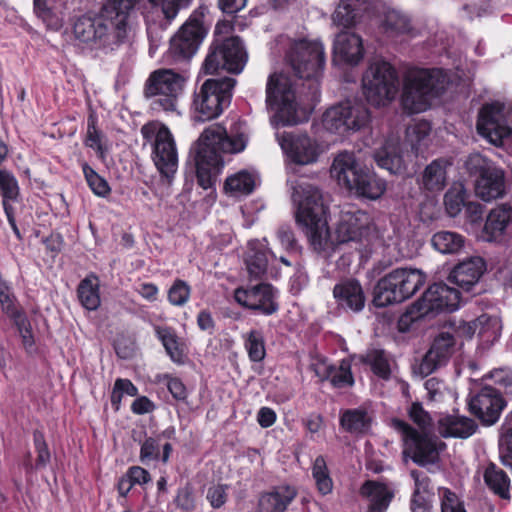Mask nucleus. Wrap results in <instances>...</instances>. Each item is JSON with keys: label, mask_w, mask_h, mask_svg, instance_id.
Listing matches in <instances>:
<instances>
[{"label": "nucleus", "mask_w": 512, "mask_h": 512, "mask_svg": "<svg viewBox=\"0 0 512 512\" xmlns=\"http://www.w3.org/2000/svg\"><path fill=\"white\" fill-rule=\"evenodd\" d=\"M373 231L370 215L362 210L350 208L341 212L336 228L340 243L360 242L367 239Z\"/></svg>", "instance_id": "a211bd4d"}, {"label": "nucleus", "mask_w": 512, "mask_h": 512, "mask_svg": "<svg viewBox=\"0 0 512 512\" xmlns=\"http://www.w3.org/2000/svg\"><path fill=\"white\" fill-rule=\"evenodd\" d=\"M487 487L502 499H510V479L505 471L490 463L483 474Z\"/></svg>", "instance_id": "e433bc0d"}, {"label": "nucleus", "mask_w": 512, "mask_h": 512, "mask_svg": "<svg viewBox=\"0 0 512 512\" xmlns=\"http://www.w3.org/2000/svg\"><path fill=\"white\" fill-rule=\"evenodd\" d=\"M348 190L354 191L358 196L376 200L386 191V181L375 173L362 169Z\"/></svg>", "instance_id": "2f4dec72"}, {"label": "nucleus", "mask_w": 512, "mask_h": 512, "mask_svg": "<svg viewBox=\"0 0 512 512\" xmlns=\"http://www.w3.org/2000/svg\"><path fill=\"white\" fill-rule=\"evenodd\" d=\"M187 79L185 72L165 68L153 71L144 87V95L151 100V108L156 112H176L178 97L183 92Z\"/></svg>", "instance_id": "0eeeda50"}, {"label": "nucleus", "mask_w": 512, "mask_h": 512, "mask_svg": "<svg viewBox=\"0 0 512 512\" xmlns=\"http://www.w3.org/2000/svg\"><path fill=\"white\" fill-rule=\"evenodd\" d=\"M258 174L254 170H240L228 176L224 183V190L233 197H242L251 194L256 188Z\"/></svg>", "instance_id": "72a5a7b5"}, {"label": "nucleus", "mask_w": 512, "mask_h": 512, "mask_svg": "<svg viewBox=\"0 0 512 512\" xmlns=\"http://www.w3.org/2000/svg\"><path fill=\"white\" fill-rule=\"evenodd\" d=\"M156 334L171 360L176 363H182L184 354L180 348L178 337L175 332L168 327H157Z\"/></svg>", "instance_id": "c03bdc74"}, {"label": "nucleus", "mask_w": 512, "mask_h": 512, "mask_svg": "<svg viewBox=\"0 0 512 512\" xmlns=\"http://www.w3.org/2000/svg\"><path fill=\"white\" fill-rule=\"evenodd\" d=\"M295 84L284 73L271 74L266 83V107L283 126L306 121L316 98L303 99L295 91Z\"/></svg>", "instance_id": "39448f33"}, {"label": "nucleus", "mask_w": 512, "mask_h": 512, "mask_svg": "<svg viewBox=\"0 0 512 512\" xmlns=\"http://www.w3.org/2000/svg\"><path fill=\"white\" fill-rule=\"evenodd\" d=\"M361 171L362 168L357 163L354 153L348 151L339 153L334 158L331 167V175L347 189L352 183H355V179Z\"/></svg>", "instance_id": "7c9ffc66"}, {"label": "nucleus", "mask_w": 512, "mask_h": 512, "mask_svg": "<svg viewBox=\"0 0 512 512\" xmlns=\"http://www.w3.org/2000/svg\"><path fill=\"white\" fill-rule=\"evenodd\" d=\"M141 135L152 143V159L161 175L167 179L173 177L178 167V152L169 128L158 121H151L141 127Z\"/></svg>", "instance_id": "9b49d317"}, {"label": "nucleus", "mask_w": 512, "mask_h": 512, "mask_svg": "<svg viewBox=\"0 0 512 512\" xmlns=\"http://www.w3.org/2000/svg\"><path fill=\"white\" fill-rule=\"evenodd\" d=\"M159 456H160L159 442L152 437L147 438L143 442L141 449H140L141 462L145 464L149 461L159 459Z\"/></svg>", "instance_id": "338daca9"}, {"label": "nucleus", "mask_w": 512, "mask_h": 512, "mask_svg": "<svg viewBox=\"0 0 512 512\" xmlns=\"http://www.w3.org/2000/svg\"><path fill=\"white\" fill-rule=\"evenodd\" d=\"M360 495L367 501L368 512H386L394 491L384 483L368 480L361 486Z\"/></svg>", "instance_id": "cd10ccee"}, {"label": "nucleus", "mask_w": 512, "mask_h": 512, "mask_svg": "<svg viewBox=\"0 0 512 512\" xmlns=\"http://www.w3.org/2000/svg\"><path fill=\"white\" fill-rule=\"evenodd\" d=\"M139 1L107 0L99 18L81 17L75 22V37L92 49H116L128 38L130 14Z\"/></svg>", "instance_id": "f257e3e1"}, {"label": "nucleus", "mask_w": 512, "mask_h": 512, "mask_svg": "<svg viewBox=\"0 0 512 512\" xmlns=\"http://www.w3.org/2000/svg\"><path fill=\"white\" fill-rule=\"evenodd\" d=\"M450 163L442 158L433 160L422 172L420 186L430 192L441 191L447 180V167Z\"/></svg>", "instance_id": "f704fd0d"}, {"label": "nucleus", "mask_w": 512, "mask_h": 512, "mask_svg": "<svg viewBox=\"0 0 512 512\" xmlns=\"http://www.w3.org/2000/svg\"><path fill=\"white\" fill-rule=\"evenodd\" d=\"M485 271V263L480 257L462 261L450 272L448 280L465 291H469Z\"/></svg>", "instance_id": "bb28decb"}, {"label": "nucleus", "mask_w": 512, "mask_h": 512, "mask_svg": "<svg viewBox=\"0 0 512 512\" xmlns=\"http://www.w3.org/2000/svg\"><path fill=\"white\" fill-rule=\"evenodd\" d=\"M278 144L287 158L297 165H311L322 153L319 142L306 133L276 134Z\"/></svg>", "instance_id": "f3484780"}, {"label": "nucleus", "mask_w": 512, "mask_h": 512, "mask_svg": "<svg viewBox=\"0 0 512 512\" xmlns=\"http://www.w3.org/2000/svg\"><path fill=\"white\" fill-rule=\"evenodd\" d=\"M372 415L364 408L347 409L341 413L340 425L351 434H365L372 425Z\"/></svg>", "instance_id": "c9c22d12"}, {"label": "nucleus", "mask_w": 512, "mask_h": 512, "mask_svg": "<svg viewBox=\"0 0 512 512\" xmlns=\"http://www.w3.org/2000/svg\"><path fill=\"white\" fill-rule=\"evenodd\" d=\"M247 54L239 37L214 39L204 60L202 69L206 74H214L219 69L240 73L246 63Z\"/></svg>", "instance_id": "4468645a"}, {"label": "nucleus", "mask_w": 512, "mask_h": 512, "mask_svg": "<svg viewBox=\"0 0 512 512\" xmlns=\"http://www.w3.org/2000/svg\"><path fill=\"white\" fill-rule=\"evenodd\" d=\"M312 476L315 480L318 491L323 494H329L333 488V482L329 475V470L323 456H318L312 466Z\"/></svg>", "instance_id": "49530a36"}, {"label": "nucleus", "mask_w": 512, "mask_h": 512, "mask_svg": "<svg viewBox=\"0 0 512 512\" xmlns=\"http://www.w3.org/2000/svg\"><path fill=\"white\" fill-rule=\"evenodd\" d=\"M383 28L385 33L391 36L403 34L410 31V20L401 12L391 10L385 15Z\"/></svg>", "instance_id": "de8ad7c7"}, {"label": "nucleus", "mask_w": 512, "mask_h": 512, "mask_svg": "<svg viewBox=\"0 0 512 512\" xmlns=\"http://www.w3.org/2000/svg\"><path fill=\"white\" fill-rule=\"evenodd\" d=\"M496 167L480 153L470 154L465 161V168L471 175L481 176L486 170Z\"/></svg>", "instance_id": "6e6d98bb"}, {"label": "nucleus", "mask_w": 512, "mask_h": 512, "mask_svg": "<svg viewBox=\"0 0 512 512\" xmlns=\"http://www.w3.org/2000/svg\"><path fill=\"white\" fill-rule=\"evenodd\" d=\"M297 490L290 485H279L259 498L257 512H284L295 499Z\"/></svg>", "instance_id": "c756f323"}, {"label": "nucleus", "mask_w": 512, "mask_h": 512, "mask_svg": "<svg viewBox=\"0 0 512 512\" xmlns=\"http://www.w3.org/2000/svg\"><path fill=\"white\" fill-rule=\"evenodd\" d=\"M277 238L281 243L282 247L288 252L298 251V243L289 225H281L277 230Z\"/></svg>", "instance_id": "0e129e2a"}, {"label": "nucleus", "mask_w": 512, "mask_h": 512, "mask_svg": "<svg viewBox=\"0 0 512 512\" xmlns=\"http://www.w3.org/2000/svg\"><path fill=\"white\" fill-rule=\"evenodd\" d=\"M460 292L443 282L434 283L401 317L400 325L423 318H433L442 312H453L459 308Z\"/></svg>", "instance_id": "1a4fd4ad"}, {"label": "nucleus", "mask_w": 512, "mask_h": 512, "mask_svg": "<svg viewBox=\"0 0 512 512\" xmlns=\"http://www.w3.org/2000/svg\"><path fill=\"white\" fill-rule=\"evenodd\" d=\"M441 512H466L458 496L447 488L439 490Z\"/></svg>", "instance_id": "052dcab7"}, {"label": "nucleus", "mask_w": 512, "mask_h": 512, "mask_svg": "<svg viewBox=\"0 0 512 512\" xmlns=\"http://www.w3.org/2000/svg\"><path fill=\"white\" fill-rule=\"evenodd\" d=\"M431 127L428 122H418L407 128V137L413 148L423 141L430 133Z\"/></svg>", "instance_id": "69168bd1"}, {"label": "nucleus", "mask_w": 512, "mask_h": 512, "mask_svg": "<svg viewBox=\"0 0 512 512\" xmlns=\"http://www.w3.org/2000/svg\"><path fill=\"white\" fill-rule=\"evenodd\" d=\"M331 384L336 388L352 386L354 379L351 373L350 363L342 360L338 367L334 366V371L330 377Z\"/></svg>", "instance_id": "3c124183"}, {"label": "nucleus", "mask_w": 512, "mask_h": 512, "mask_svg": "<svg viewBox=\"0 0 512 512\" xmlns=\"http://www.w3.org/2000/svg\"><path fill=\"white\" fill-rule=\"evenodd\" d=\"M84 143L87 147L94 149L101 159H104L106 148L102 144V134L96 128L95 121L92 119L88 120L87 133Z\"/></svg>", "instance_id": "864d4df0"}, {"label": "nucleus", "mask_w": 512, "mask_h": 512, "mask_svg": "<svg viewBox=\"0 0 512 512\" xmlns=\"http://www.w3.org/2000/svg\"><path fill=\"white\" fill-rule=\"evenodd\" d=\"M205 13L204 7L194 10L171 38L169 53L175 61L189 60L197 53L208 31L204 25Z\"/></svg>", "instance_id": "ddd939ff"}, {"label": "nucleus", "mask_w": 512, "mask_h": 512, "mask_svg": "<svg viewBox=\"0 0 512 512\" xmlns=\"http://www.w3.org/2000/svg\"><path fill=\"white\" fill-rule=\"evenodd\" d=\"M448 76L442 69H412L405 76L401 104L409 114L426 111L444 91Z\"/></svg>", "instance_id": "423d86ee"}, {"label": "nucleus", "mask_w": 512, "mask_h": 512, "mask_svg": "<svg viewBox=\"0 0 512 512\" xmlns=\"http://www.w3.org/2000/svg\"><path fill=\"white\" fill-rule=\"evenodd\" d=\"M368 361L371 363L373 372L382 378H388L390 368L387 359L381 351H373L368 354Z\"/></svg>", "instance_id": "e2e57ef3"}, {"label": "nucleus", "mask_w": 512, "mask_h": 512, "mask_svg": "<svg viewBox=\"0 0 512 512\" xmlns=\"http://www.w3.org/2000/svg\"><path fill=\"white\" fill-rule=\"evenodd\" d=\"M335 57L350 65H357L364 56L362 38L356 33L341 31L334 40Z\"/></svg>", "instance_id": "393cba45"}, {"label": "nucleus", "mask_w": 512, "mask_h": 512, "mask_svg": "<svg viewBox=\"0 0 512 512\" xmlns=\"http://www.w3.org/2000/svg\"><path fill=\"white\" fill-rule=\"evenodd\" d=\"M433 247L443 254H454L459 252L464 246L462 235L451 231H440L432 237Z\"/></svg>", "instance_id": "a19ab883"}, {"label": "nucleus", "mask_w": 512, "mask_h": 512, "mask_svg": "<svg viewBox=\"0 0 512 512\" xmlns=\"http://www.w3.org/2000/svg\"><path fill=\"white\" fill-rule=\"evenodd\" d=\"M403 281L405 295L412 297L425 283V274L416 268H399Z\"/></svg>", "instance_id": "09e8293b"}, {"label": "nucleus", "mask_w": 512, "mask_h": 512, "mask_svg": "<svg viewBox=\"0 0 512 512\" xmlns=\"http://www.w3.org/2000/svg\"><path fill=\"white\" fill-rule=\"evenodd\" d=\"M407 300L400 269H394L380 278L374 287L373 304L376 307H387Z\"/></svg>", "instance_id": "4be33fe9"}, {"label": "nucleus", "mask_w": 512, "mask_h": 512, "mask_svg": "<svg viewBox=\"0 0 512 512\" xmlns=\"http://www.w3.org/2000/svg\"><path fill=\"white\" fill-rule=\"evenodd\" d=\"M286 60L294 74L299 79L311 80L309 89L313 98L317 97V80L322 74L325 64L323 45L318 41H295L286 54Z\"/></svg>", "instance_id": "9d476101"}, {"label": "nucleus", "mask_w": 512, "mask_h": 512, "mask_svg": "<svg viewBox=\"0 0 512 512\" xmlns=\"http://www.w3.org/2000/svg\"><path fill=\"white\" fill-rule=\"evenodd\" d=\"M360 0H342L332 15L336 26L349 28L356 23L358 17L357 3Z\"/></svg>", "instance_id": "37998d69"}, {"label": "nucleus", "mask_w": 512, "mask_h": 512, "mask_svg": "<svg viewBox=\"0 0 512 512\" xmlns=\"http://www.w3.org/2000/svg\"><path fill=\"white\" fill-rule=\"evenodd\" d=\"M191 0H149L154 7H161L164 17L171 21L173 20L179 10L188 7Z\"/></svg>", "instance_id": "5fc2aeb1"}, {"label": "nucleus", "mask_w": 512, "mask_h": 512, "mask_svg": "<svg viewBox=\"0 0 512 512\" xmlns=\"http://www.w3.org/2000/svg\"><path fill=\"white\" fill-rule=\"evenodd\" d=\"M235 84V79L229 77L206 80L193 95V121L205 122L217 118L230 104Z\"/></svg>", "instance_id": "6e6552de"}, {"label": "nucleus", "mask_w": 512, "mask_h": 512, "mask_svg": "<svg viewBox=\"0 0 512 512\" xmlns=\"http://www.w3.org/2000/svg\"><path fill=\"white\" fill-rule=\"evenodd\" d=\"M77 294L85 309L90 311L98 309L101 303L98 278L95 275H89L83 279L79 283Z\"/></svg>", "instance_id": "58836bf2"}, {"label": "nucleus", "mask_w": 512, "mask_h": 512, "mask_svg": "<svg viewBox=\"0 0 512 512\" xmlns=\"http://www.w3.org/2000/svg\"><path fill=\"white\" fill-rule=\"evenodd\" d=\"M292 190L296 223L306 234L314 250H326L330 234L326 220L328 205L323 192L319 187L305 181L296 182Z\"/></svg>", "instance_id": "7ed1b4c3"}, {"label": "nucleus", "mask_w": 512, "mask_h": 512, "mask_svg": "<svg viewBox=\"0 0 512 512\" xmlns=\"http://www.w3.org/2000/svg\"><path fill=\"white\" fill-rule=\"evenodd\" d=\"M411 477L414 480L415 489L413 496H428L432 497V493L429 490L430 479L429 477L421 471L412 470L410 472Z\"/></svg>", "instance_id": "774afa93"}, {"label": "nucleus", "mask_w": 512, "mask_h": 512, "mask_svg": "<svg viewBox=\"0 0 512 512\" xmlns=\"http://www.w3.org/2000/svg\"><path fill=\"white\" fill-rule=\"evenodd\" d=\"M362 86L365 97L371 105L385 106L393 101L398 93L397 72L388 62L375 61L365 71Z\"/></svg>", "instance_id": "f8f14e48"}, {"label": "nucleus", "mask_w": 512, "mask_h": 512, "mask_svg": "<svg viewBox=\"0 0 512 512\" xmlns=\"http://www.w3.org/2000/svg\"><path fill=\"white\" fill-rule=\"evenodd\" d=\"M469 410L484 424H494L504 408V401L500 393L493 387H484L473 396L469 403Z\"/></svg>", "instance_id": "412c9836"}, {"label": "nucleus", "mask_w": 512, "mask_h": 512, "mask_svg": "<svg viewBox=\"0 0 512 512\" xmlns=\"http://www.w3.org/2000/svg\"><path fill=\"white\" fill-rule=\"evenodd\" d=\"M457 340L450 331L440 332L419 365V373L428 376L445 365L455 351Z\"/></svg>", "instance_id": "aec40b11"}, {"label": "nucleus", "mask_w": 512, "mask_h": 512, "mask_svg": "<svg viewBox=\"0 0 512 512\" xmlns=\"http://www.w3.org/2000/svg\"><path fill=\"white\" fill-rule=\"evenodd\" d=\"M505 192L504 172L498 167L486 170L475 182V193L483 201L489 202L502 198Z\"/></svg>", "instance_id": "a878e982"}, {"label": "nucleus", "mask_w": 512, "mask_h": 512, "mask_svg": "<svg viewBox=\"0 0 512 512\" xmlns=\"http://www.w3.org/2000/svg\"><path fill=\"white\" fill-rule=\"evenodd\" d=\"M82 171L86 182L93 193L100 197H105L110 193V187L107 181L101 177L88 163H82Z\"/></svg>", "instance_id": "8fccbe9b"}, {"label": "nucleus", "mask_w": 512, "mask_h": 512, "mask_svg": "<svg viewBox=\"0 0 512 512\" xmlns=\"http://www.w3.org/2000/svg\"><path fill=\"white\" fill-rule=\"evenodd\" d=\"M409 416L420 430L414 429L405 421L391 420V427L400 434L403 441L404 454L409 455L415 463L422 466L434 463L445 444L429 434L431 418L420 403L411 405Z\"/></svg>", "instance_id": "20e7f679"}, {"label": "nucleus", "mask_w": 512, "mask_h": 512, "mask_svg": "<svg viewBox=\"0 0 512 512\" xmlns=\"http://www.w3.org/2000/svg\"><path fill=\"white\" fill-rule=\"evenodd\" d=\"M268 253L275 257L274 253L267 250L262 243L250 244L246 257V266L250 277L259 279L265 275L268 267Z\"/></svg>", "instance_id": "4c0bfd02"}, {"label": "nucleus", "mask_w": 512, "mask_h": 512, "mask_svg": "<svg viewBox=\"0 0 512 512\" xmlns=\"http://www.w3.org/2000/svg\"><path fill=\"white\" fill-rule=\"evenodd\" d=\"M512 229V206L501 204L490 210L482 230L488 242H500Z\"/></svg>", "instance_id": "5701e85b"}, {"label": "nucleus", "mask_w": 512, "mask_h": 512, "mask_svg": "<svg viewBox=\"0 0 512 512\" xmlns=\"http://www.w3.org/2000/svg\"><path fill=\"white\" fill-rule=\"evenodd\" d=\"M477 334L479 338L487 344L494 343L499 337L502 330L501 320L496 316L483 314L475 319Z\"/></svg>", "instance_id": "ea45409f"}, {"label": "nucleus", "mask_w": 512, "mask_h": 512, "mask_svg": "<svg viewBox=\"0 0 512 512\" xmlns=\"http://www.w3.org/2000/svg\"><path fill=\"white\" fill-rule=\"evenodd\" d=\"M248 143V134L240 125H233L228 132L221 125H211L200 135L195 150V164L198 184L208 189L224 162L222 153L242 152Z\"/></svg>", "instance_id": "f03ea898"}, {"label": "nucleus", "mask_w": 512, "mask_h": 512, "mask_svg": "<svg viewBox=\"0 0 512 512\" xmlns=\"http://www.w3.org/2000/svg\"><path fill=\"white\" fill-rule=\"evenodd\" d=\"M333 296L339 307L355 313L362 311L366 302L363 288L355 279H348L336 284Z\"/></svg>", "instance_id": "b1692460"}, {"label": "nucleus", "mask_w": 512, "mask_h": 512, "mask_svg": "<svg viewBox=\"0 0 512 512\" xmlns=\"http://www.w3.org/2000/svg\"><path fill=\"white\" fill-rule=\"evenodd\" d=\"M477 424L470 418L447 415L439 419L438 431L443 437L468 438L475 433Z\"/></svg>", "instance_id": "473e14b6"}, {"label": "nucleus", "mask_w": 512, "mask_h": 512, "mask_svg": "<svg viewBox=\"0 0 512 512\" xmlns=\"http://www.w3.org/2000/svg\"><path fill=\"white\" fill-rule=\"evenodd\" d=\"M175 505L184 512H192L196 507L193 487L189 484L178 489L174 499Z\"/></svg>", "instance_id": "4d7b16f0"}, {"label": "nucleus", "mask_w": 512, "mask_h": 512, "mask_svg": "<svg viewBox=\"0 0 512 512\" xmlns=\"http://www.w3.org/2000/svg\"><path fill=\"white\" fill-rule=\"evenodd\" d=\"M467 192L461 183H454L444 196V203L448 214L457 216L465 207Z\"/></svg>", "instance_id": "a18cd8bd"}, {"label": "nucleus", "mask_w": 512, "mask_h": 512, "mask_svg": "<svg viewBox=\"0 0 512 512\" xmlns=\"http://www.w3.org/2000/svg\"><path fill=\"white\" fill-rule=\"evenodd\" d=\"M512 117V106L500 102L485 104L479 111L477 130L490 143L498 146L504 140L512 138V129L508 124Z\"/></svg>", "instance_id": "dca6fc26"}, {"label": "nucleus", "mask_w": 512, "mask_h": 512, "mask_svg": "<svg viewBox=\"0 0 512 512\" xmlns=\"http://www.w3.org/2000/svg\"><path fill=\"white\" fill-rule=\"evenodd\" d=\"M370 113L357 101H345L328 108L322 116L324 128L333 133L356 132L366 127Z\"/></svg>", "instance_id": "2eb2a0df"}, {"label": "nucleus", "mask_w": 512, "mask_h": 512, "mask_svg": "<svg viewBox=\"0 0 512 512\" xmlns=\"http://www.w3.org/2000/svg\"><path fill=\"white\" fill-rule=\"evenodd\" d=\"M234 298L241 306L271 315L278 310L273 287L267 283L257 284L248 288H237Z\"/></svg>", "instance_id": "6ab92c4d"}, {"label": "nucleus", "mask_w": 512, "mask_h": 512, "mask_svg": "<svg viewBox=\"0 0 512 512\" xmlns=\"http://www.w3.org/2000/svg\"><path fill=\"white\" fill-rule=\"evenodd\" d=\"M33 5L37 17L41 18L48 26L54 27L55 29L61 26L58 18L47 5L46 0H34Z\"/></svg>", "instance_id": "680f3d73"}, {"label": "nucleus", "mask_w": 512, "mask_h": 512, "mask_svg": "<svg viewBox=\"0 0 512 512\" xmlns=\"http://www.w3.org/2000/svg\"><path fill=\"white\" fill-rule=\"evenodd\" d=\"M374 158L379 167L392 174L400 173L404 169L400 138L395 135L388 137L375 152Z\"/></svg>", "instance_id": "c85d7f7f"}, {"label": "nucleus", "mask_w": 512, "mask_h": 512, "mask_svg": "<svg viewBox=\"0 0 512 512\" xmlns=\"http://www.w3.org/2000/svg\"><path fill=\"white\" fill-rule=\"evenodd\" d=\"M0 191L3 199L16 200L19 194L17 180L5 170H0Z\"/></svg>", "instance_id": "bf43d9fd"}, {"label": "nucleus", "mask_w": 512, "mask_h": 512, "mask_svg": "<svg viewBox=\"0 0 512 512\" xmlns=\"http://www.w3.org/2000/svg\"><path fill=\"white\" fill-rule=\"evenodd\" d=\"M190 287L183 280H176L168 290V301L173 306H183L190 298Z\"/></svg>", "instance_id": "603ef678"}, {"label": "nucleus", "mask_w": 512, "mask_h": 512, "mask_svg": "<svg viewBox=\"0 0 512 512\" xmlns=\"http://www.w3.org/2000/svg\"><path fill=\"white\" fill-rule=\"evenodd\" d=\"M244 347L252 362H261L266 356L265 340L262 331L252 329L242 335Z\"/></svg>", "instance_id": "79ce46f5"}, {"label": "nucleus", "mask_w": 512, "mask_h": 512, "mask_svg": "<svg viewBox=\"0 0 512 512\" xmlns=\"http://www.w3.org/2000/svg\"><path fill=\"white\" fill-rule=\"evenodd\" d=\"M14 320L15 325L18 328L22 343L26 349H30L34 345V338L31 331V325L27 317L20 311L15 315L10 316Z\"/></svg>", "instance_id": "13d9d810"}]
</instances>
